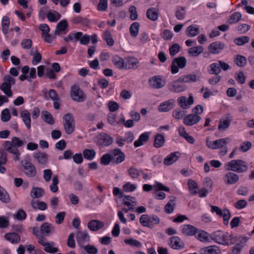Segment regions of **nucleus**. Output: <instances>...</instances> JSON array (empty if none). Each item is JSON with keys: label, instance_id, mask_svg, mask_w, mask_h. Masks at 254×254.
Here are the masks:
<instances>
[{"label": "nucleus", "instance_id": "1", "mask_svg": "<svg viewBox=\"0 0 254 254\" xmlns=\"http://www.w3.org/2000/svg\"><path fill=\"white\" fill-rule=\"evenodd\" d=\"M225 169L237 173H243L247 171V163L242 160H233L225 165Z\"/></svg>", "mask_w": 254, "mask_h": 254}, {"label": "nucleus", "instance_id": "2", "mask_svg": "<svg viewBox=\"0 0 254 254\" xmlns=\"http://www.w3.org/2000/svg\"><path fill=\"white\" fill-rule=\"evenodd\" d=\"M3 82L0 86V89L8 97H10L12 95L11 87L15 83L14 78L9 75H5L3 79Z\"/></svg>", "mask_w": 254, "mask_h": 254}, {"label": "nucleus", "instance_id": "3", "mask_svg": "<svg viewBox=\"0 0 254 254\" xmlns=\"http://www.w3.org/2000/svg\"><path fill=\"white\" fill-rule=\"evenodd\" d=\"M64 126L66 133L71 134L74 130V120L71 114H66L63 117Z\"/></svg>", "mask_w": 254, "mask_h": 254}, {"label": "nucleus", "instance_id": "4", "mask_svg": "<svg viewBox=\"0 0 254 254\" xmlns=\"http://www.w3.org/2000/svg\"><path fill=\"white\" fill-rule=\"evenodd\" d=\"M187 64V60L184 57H179L175 58L171 64V71L172 73L176 74L178 72L179 68H184Z\"/></svg>", "mask_w": 254, "mask_h": 254}, {"label": "nucleus", "instance_id": "5", "mask_svg": "<svg viewBox=\"0 0 254 254\" xmlns=\"http://www.w3.org/2000/svg\"><path fill=\"white\" fill-rule=\"evenodd\" d=\"M24 142L17 137H13L11 141H5L3 144V147L5 150H10L14 148L20 147L24 145Z\"/></svg>", "mask_w": 254, "mask_h": 254}, {"label": "nucleus", "instance_id": "6", "mask_svg": "<svg viewBox=\"0 0 254 254\" xmlns=\"http://www.w3.org/2000/svg\"><path fill=\"white\" fill-rule=\"evenodd\" d=\"M23 168L24 173L29 177H34L36 175V170L34 165L29 160H23L21 161Z\"/></svg>", "mask_w": 254, "mask_h": 254}, {"label": "nucleus", "instance_id": "7", "mask_svg": "<svg viewBox=\"0 0 254 254\" xmlns=\"http://www.w3.org/2000/svg\"><path fill=\"white\" fill-rule=\"evenodd\" d=\"M70 95L72 99L76 102H82L86 99V96L77 86H73L71 87Z\"/></svg>", "mask_w": 254, "mask_h": 254}, {"label": "nucleus", "instance_id": "8", "mask_svg": "<svg viewBox=\"0 0 254 254\" xmlns=\"http://www.w3.org/2000/svg\"><path fill=\"white\" fill-rule=\"evenodd\" d=\"M228 235V233H223L221 231H217L211 235L210 238L219 244L228 245V243L226 240Z\"/></svg>", "mask_w": 254, "mask_h": 254}, {"label": "nucleus", "instance_id": "9", "mask_svg": "<svg viewBox=\"0 0 254 254\" xmlns=\"http://www.w3.org/2000/svg\"><path fill=\"white\" fill-rule=\"evenodd\" d=\"M76 241L78 245L81 247L86 246L90 239V236L87 230L79 231L76 234Z\"/></svg>", "mask_w": 254, "mask_h": 254}, {"label": "nucleus", "instance_id": "10", "mask_svg": "<svg viewBox=\"0 0 254 254\" xmlns=\"http://www.w3.org/2000/svg\"><path fill=\"white\" fill-rule=\"evenodd\" d=\"M182 81L179 80V78L168 85V89L169 91L175 93H181L186 90V87L182 84Z\"/></svg>", "mask_w": 254, "mask_h": 254}, {"label": "nucleus", "instance_id": "11", "mask_svg": "<svg viewBox=\"0 0 254 254\" xmlns=\"http://www.w3.org/2000/svg\"><path fill=\"white\" fill-rule=\"evenodd\" d=\"M126 155L122 150L118 148L112 151V163L118 164L123 162L125 159Z\"/></svg>", "mask_w": 254, "mask_h": 254}, {"label": "nucleus", "instance_id": "12", "mask_svg": "<svg viewBox=\"0 0 254 254\" xmlns=\"http://www.w3.org/2000/svg\"><path fill=\"white\" fill-rule=\"evenodd\" d=\"M201 120V117L197 115L190 114L184 117L183 123L188 126H192L198 123Z\"/></svg>", "mask_w": 254, "mask_h": 254}, {"label": "nucleus", "instance_id": "13", "mask_svg": "<svg viewBox=\"0 0 254 254\" xmlns=\"http://www.w3.org/2000/svg\"><path fill=\"white\" fill-rule=\"evenodd\" d=\"M179 106L183 109H187L193 103V98L190 95L187 99L185 96H182L177 99Z\"/></svg>", "mask_w": 254, "mask_h": 254}, {"label": "nucleus", "instance_id": "14", "mask_svg": "<svg viewBox=\"0 0 254 254\" xmlns=\"http://www.w3.org/2000/svg\"><path fill=\"white\" fill-rule=\"evenodd\" d=\"M225 47V44L221 42L217 41L212 43L208 46V50L213 54H219Z\"/></svg>", "mask_w": 254, "mask_h": 254}, {"label": "nucleus", "instance_id": "15", "mask_svg": "<svg viewBox=\"0 0 254 254\" xmlns=\"http://www.w3.org/2000/svg\"><path fill=\"white\" fill-rule=\"evenodd\" d=\"M96 142L98 145L108 146L111 144V137L106 133H102L97 136Z\"/></svg>", "mask_w": 254, "mask_h": 254}, {"label": "nucleus", "instance_id": "16", "mask_svg": "<svg viewBox=\"0 0 254 254\" xmlns=\"http://www.w3.org/2000/svg\"><path fill=\"white\" fill-rule=\"evenodd\" d=\"M175 105L174 99H170L161 103L158 106V109L161 112H167L172 110Z\"/></svg>", "mask_w": 254, "mask_h": 254}, {"label": "nucleus", "instance_id": "17", "mask_svg": "<svg viewBox=\"0 0 254 254\" xmlns=\"http://www.w3.org/2000/svg\"><path fill=\"white\" fill-rule=\"evenodd\" d=\"M150 85L154 89H159L164 87L165 81L159 76H155L149 80Z\"/></svg>", "mask_w": 254, "mask_h": 254}, {"label": "nucleus", "instance_id": "18", "mask_svg": "<svg viewBox=\"0 0 254 254\" xmlns=\"http://www.w3.org/2000/svg\"><path fill=\"white\" fill-rule=\"evenodd\" d=\"M239 180V176L233 172L227 173L224 177V181L227 185L235 184Z\"/></svg>", "mask_w": 254, "mask_h": 254}, {"label": "nucleus", "instance_id": "19", "mask_svg": "<svg viewBox=\"0 0 254 254\" xmlns=\"http://www.w3.org/2000/svg\"><path fill=\"white\" fill-rule=\"evenodd\" d=\"M104 225L103 222L98 220H92L89 222L87 225L88 229L91 231H97L102 228Z\"/></svg>", "mask_w": 254, "mask_h": 254}, {"label": "nucleus", "instance_id": "20", "mask_svg": "<svg viewBox=\"0 0 254 254\" xmlns=\"http://www.w3.org/2000/svg\"><path fill=\"white\" fill-rule=\"evenodd\" d=\"M169 245L172 248L176 250L182 249L185 247L184 243L177 236H173L170 238Z\"/></svg>", "mask_w": 254, "mask_h": 254}, {"label": "nucleus", "instance_id": "21", "mask_svg": "<svg viewBox=\"0 0 254 254\" xmlns=\"http://www.w3.org/2000/svg\"><path fill=\"white\" fill-rule=\"evenodd\" d=\"M33 158L41 165H45L48 160V155L47 153L44 152H36L33 154Z\"/></svg>", "mask_w": 254, "mask_h": 254}, {"label": "nucleus", "instance_id": "22", "mask_svg": "<svg viewBox=\"0 0 254 254\" xmlns=\"http://www.w3.org/2000/svg\"><path fill=\"white\" fill-rule=\"evenodd\" d=\"M40 231L43 235H48L51 233L54 232L55 227L52 224L45 222L41 226Z\"/></svg>", "mask_w": 254, "mask_h": 254}, {"label": "nucleus", "instance_id": "23", "mask_svg": "<svg viewBox=\"0 0 254 254\" xmlns=\"http://www.w3.org/2000/svg\"><path fill=\"white\" fill-rule=\"evenodd\" d=\"M150 132H145L142 133L139 137L138 140L134 142V145L135 147H137L142 145L144 143L146 142L149 138Z\"/></svg>", "mask_w": 254, "mask_h": 254}, {"label": "nucleus", "instance_id": "24", "mask_svg": "<svg viewBox=\"0 0 254 254\" xmlns=\"http://www.w3.org/2000/svg\"><path fill=\"white\" fill-rule=\"evenodd\" d=\"M20 117L23 122L28 129L31 128V118L30 113L26 110L22 111L20 113Z\"/></svg>", "mask_w": 254, "mask_h": 254}, {"label": "nucleus", "instance_id": "25", "mask_svg": "<svg viewBox=\"0 0 254 254\" xmlns=\"http://www.w3.org/2000/svg\"><path fill=\"white\" fill-rule=\"evenodd\" d=\"M158 10L155 7L149 8L146 11L147 17L153 21L158 19Z\"/></svg>", "mask_w": 254, "mask_h": 254}, {"label": "nucleus", "instance_id": "26", "mask_svg": "<svg viewBox=\"0 0 254 254\" xmlns=\"http://www.w3.org/2000/svg\"><path fill=\"white\" fill-rule=\"evenodd\" d=\"M123 197V203L125 205L129 207V209L133 211L134 209V205L136 204V202L132 200L133 197L129 195H124Z\"/></svg>", "mask_w": 254, "mask_h": 254}, {"label": "nucleus", "instance_id": "27", "mask_svg": "<svg viewBox=\"0 0 254 254\" xmlns=\"http://www.w3.org/2000/svg\"><path fill=\"white\" fill-rule=\"evenodd\" d=\"M139 65V62L134 58H129L127 60L125 68H134L138 67Z\"/></svg>", "mask_w": 254, "mask_h": 254}, {"label": "nucleus", "instance_id": "28", "mask_svg": "<svg viewBox=\"0 0 254 254\" xmlns=\"http://www.w3.org/2000/svg\"><path fill=\"white\" fill-rule=\"evenodd\" d=\"M197 229L190 225H185L183 226L182 232L186 236H191L194 235L197 232Z\"/></svg>", "mask_w": 254, "mask_h": 254}, {"label": "nucleus", "instance_id": "29", "mask_svg": "<svg viewBox=\"0 0 254 254\" xmlns=\"http://www.w3.org/2000/svg\"><path fill=\"white\" fill-rule=\"evenodd\" d=\"M177 153L179 154V152L171 153L169 156L165 158L164 160V163L165 165L169 166L177 161L179 157V156L177 155Z\"/></svg>", "mask_w": 254, "mask_h": 254}, {"label": "nucleus", "instance_id": "30", "mask_svg": "<svg viewBox=\"0 0 254 254\" xmlns=\"http://www.w3.org/2000/svg\"><path fill=\"white\" fill-rule=\"evenodd\" d=\"M203 48L201 46L190 48L188 50V54L191 57H197L203 51Z\"/></svg>", "mask_w": 254, "mask_h": 254}, {"label": "nucleus", "instance_id": "31", "mask_svg": "<svg viewBox=\"0 0 254 254\" xmlns=\"http://www.w3.org/2000/svg\"><path fill=\"white\" fill-rule=\"evenodd\" d=\"M45 191L41 188H33L30 192V196L34 198H40L44 194Z\"/></svg>", "mask_w": 254, "mask_h": 254}, {"label": "nucleus", "instance_id": "32", "mask_svg": "<svg viewBox=\"0 0 254 254\" xmlns=\"http://www.w3.org/2000/svg\"><path fill=\"white\" fill-rule=\"evenodd\" d=\"M4 238L13 244L18 243L20 240V236L15 233H7L4 235Z\"/></svg>", "mask_w": 254, "mask_h": 254}, {"label": "nucleus", "instance_id": "33", "mask_svg": "<svg viewBox=\"0 0 254 254\" xmlns=\"http://www.w3.org/2000/svg\"><path fill=\"white\" fill-rule=\"evenodd\" d=\"M165 143L164 136L160 133L157 134L154 137L153 145L156 148H160L163 146Z\"/></svg>", "mask_w": 254, "mask_h": 254}, {"label": "nucleus", "instance_id": "34", "mask_svg": "<svg viewBox=\"0 0 254 254\" xmlns=\"http://www.w3.org/2000/svg\"><path fill=\"white\" fill-rule=\"evenodd\" d=\"M242 15L239 12H235L231 14L227 19V22L229 24L237 23L241 18Z\"/></svg>", "mask_w": 254, "mask_h": 254}, {"label": "nucleus", "instance_id": "35", "mask_svg": "<svg viewBox=\"0 0 254 254\" xmlns=\"http://www.w3.org/2000/svg\"><path fill=\"white\" fill-rule=\"evenodd\" d=\"M216 248L215 245L202 248L199 252L200 254H217Z\"/></svg>", "mask_w": 254, "mask_h": 254}, {"label": "nucleus", "instance_id": "36", "mask_svg": "<svg viewBox=\"0 0 254 254\" xmlns=\"http://www.w3.org/2000/svg\"><path fill=\"white\" fill-rule=\"evenodd\" d=\"M179 80L182 83L195 82L196 80V76L194 74L184 75L179 77Z\"/></svg>", "mask_w": 254, "mask_h": 254}, {"label": "nucleus", "instance_id": "37", "mask_svg": "<svg viewBox=\"0 0 254 254\" xmlns=\"http://www.w3.org/2000/svg\"><path fill=\"white\" fill-rule=\"evenodd\" d=\"M0 200L4 203L10 201V198L6 190L0 186Z\"/></svg>", "mask_w": 254, "mask_h": 254}, {"label": "nucleus", "instance_id": "38", "mask_svg": "<svg viewBox=\"0 0 254 254\" xmlns=\"http://www.w3.org/2000/svg\"><path fill=\"white\" fill-rule=\"evenodd\" d=\"M52 183L50 186V190L54 193L57 192L59 190L58 184L59 183L58 176L53 177L52 180Z\"/></svg>", "mask_w": 254, "mask_h": 254}, {"label": "nucleus", "instance_id": "39", "mask_svg": "<svg viewBox=\"0 0 254 254\" xmlns=\"http://www.w3.org/2000/svg\"><path fill=\"white\" fill-rule=\"evenodd\" d=\"M96 152L93 149H86L83 150V155L85 159L88 160H93L96 155Z\"/></svg>", "mask_w": 254, "mask_h": 254}, {"label": "nucleus", "instance_id": "40", "mask_svg": "<svg viewBox=\"0 0 254 254\" xmlns=\"http://www.w3.org/2000/svg\"><path fill=\"white\" fill-rule=\"evenodd\" d=\"M139 23L137 22H133L129 27L130 35L133 37L137 36L139 31Z\"/></svg>", "mask_w": 254, "mask_h": 254}, {"label": "nucleus", "instance_id": "41", "mask_svg": "<svg viewBox=\"0 0 254 254\" xmlns=\"http://www.w3.org/2000/svg\"><path fill=\"white\" fill-rule=\"evenodd\" d=\"M42 117L45 122L50 125H53L55 123L52 115L48 111L43 112L42 113Z\"/></svg>", "mask_w": 254, "mask_h": 254}, {"label": "nucleus", "instance_id": "42", "mask_svg": "<svg viewBox=\"0 0 254 254\" xmlns=\"http://www.w3.org/2000/svg\"><path fill=\"white\" fill-rule=\"evenodd\" d=\"M55 244L53 242L46 243L44 248L45 251L49 253H54L58 252L59 251V249L58 248L55 247Z\"/></svg>", "mask_w": 254, "mask_h": 254}, {"label": "nucleus", "instance_id": "43", "mask_svg": "<svg viewBox=\"0 0 254 254\" xmlns=\"http://www.w3.org/2000/svg\"><path fill=\"white\" fill-rule=\"evenodd\" d=\"M186 32L189 37H194L199 34V29L190 25L187 28Z\"/></svg>", "mask_w": 254, "mask_h": 254}, {"label": "nucleus", "instance_id": "44", "mask_svg": "<svg viewBox=\"0 0 254 254\" xmlns=\"http://www.w3.org/2000/svg\"><path fill=\"white\" fill-rule=\"evenodd\" d=\"M176 197H174L173 199H170L169 201L166 204L164 210L167 213H171L173 212L175 203H174Z\"/></svg>", "mask_w": 254, "mask_h": 254}, {"label": "nucleus", "instance_id": "45", "mask_svg": "<svg viewBox=\"0 0 254 254\" xmlns=\"http://www.w3.org/2000/svg\"><path fill=\"white\" fill-rule=\"evenodd\" d=\"M9 19L7 16H3L1 20L2 31L4 34L8 32V29L9 26Z\"/></svg>", "mask_w": 254, "mask_h": 254}, {"label": "nucleus", "instance_id": "46", "mask_svg": "<svg viewBox=\"0 0 254 254\" xmlns=\"http://www.w3.org/2000/svg\"><path fill=\"white\" fill-rule=\"evenodd\" d=\"M250 41V38L247 36H243L239 37L236 38L234 42L238 46H242L246 43H247Z\"/></svg>", "mask_w": 254, "mask_h": 254}, {"label": "nucleus", "instance_id": "47", "mask_svg": "<svg viewBox=\"0 0 254 254\" xmlns=\"http://www.w3.org/2000/svg\"><path fill=\"white\" fill-rule=\"evenodd\" d=\"M231 120H229L228 118L225 119H221L220 120V124L218 126V129L220 130H224L229 127Z\"/></svg>", "mask_w": 254, "mask_h": 254}, {"label": "nucleus", "instance_id": "48", "mask_svg": "<svg viewBox=\"0 0 254 254\" xmlns=\"http://www.w3.org/2000/svg\"><path fill=\"white\" fill-rule=\"evenodd\" d=\"M234 62L238 66L242 67L247 64V59L243 56L238 55L235 58Z\"/></svg>", "mask_w": 254, "mask_h": 254}, {"label": "nucleus", "instance_id": "49", "mask_svg": "<svg viewBox=\"0 0 254 254\" xmlns=\"http://www.w3.org/2000/svg\"><path fill=\"white\" fill-rule=\"evenodd\" d=\"M186 114V111L180 109H177L173 111L172 116L175 119L180 120L183 118Z\"/></svg>", "mask_w": 254, "mask_h": 254}, {"label": "nucleus", "instance_id": "50", "mask_svg": "<svg viewBox=\"0 0 254 254\" xmlns=\"http://www.w3.org/2000/svg\"><path fill=\"white\" fill-rule=\"evenodd\" d=\"M112 61L114 62L117 67L120 69L125 67L126 64L122 58L116 57L114 58Z\"/></svg>", "mask_w": 254, "mask_h": 254}, {"label": "nucleus", "instance_id": "51", "mask_svg": "<svg viewBox=\"0 0 254 254\" xmlns=\"http://www.w3.org/2000/svg\"><path fill=\"white\" fill-rule=\"evenodd\" d=\"M230 140V139L229 138H224L215 140L216 149L225 147V145Z\"/></svg>", "mask_w": 254, "mask_h": 254}, {"label": "nucleus", "instance_id": "52", "mask_svg": "<svg viewBox=\"0 0 254 254\" xmlns=\"http://www.w3.org/2000/svg\"><path fill=\"white\" fill-rule=\"evenodd\" d=\"M186 15L185 8L184 7H178L176 12V16L179 20H182L185 18Z\"/></svg>", "mask_w": 254, "mask_h": 254}, {"label": "nucleus", "instance_id": "53", "mask_svg": "<svg viewBox=\"0 0 254 254\" xmlns=\"http://www.w3.org/2000/svg\"><path fill=\"white\" fill-rule=\"evenodd\" d=\"M209 234L207 232L200 230L197 236V239L201 242L209 241Z\"/></svg>", "mask_w": 254, "mask_h": 254}, {"label": "nucleus", "instance_id": "54", "mask_svg": "<svg viewBox=\"0 0 254 254\" xmlns=\"http://www.w3.org/2000/svg\"><path fill=\"white\" fill-rule=\"evenodd\" d=\"M210 67L211 71L210 72V74H214L216 75H218V74L221 71L219 63H213L210 64Z\"/></svg>", "mask_w": 254, "mask_h": 254}, {"label": "nucleus", "instance_id": "55", "mask_svg": "<svg viewBox=\"0 0 254 254\" xmlns=\"http://www.w3.org/2000/svg\"><path fill=\"white\" fill-rule=\"evenodd\" d=\"M149 215L147 214H143L140 218V223L143 226L151 228V224L148 223Z\"/></svg>", "mask_w": 254, "mask_h": 254}, {"label": "nucleus", "instance_id": "56", "mask_svg": "<svg viewBox=\"0 0 254 254\" xmlns=\"http://www.w3.org/2000/svg\"><path fill=\"white\" fill-rule=\"evenodd\" d=\"M223 218V222L225 225H228L229 224V220L231 217V213L227 209H223L222 216Z\"/></svg>", "mask_w": 254, "mask_h": 254}, {"label": "nucleus", "instance_id": "57", "mask_svg": "<svg viewBox=\"0 0 254 254\" xmlns=\"http://www.w3.org/2000/svg\"><path fill=\"white\" fill-rule=\"evenodd\" d=\"M100 162L102 165H109L111 162V154L110 153L104 154L101 158Z\"/></svg>", "mask_w": 254, "mask_h": 254}, {"label": "nucleus", "instance_id": "58", "mask_svg": "<svg viewBox=\"0 0 254 254\" xmlns=\"http://www.w3.org/2000/svg\"><path fill=\"white\" fill-rule=\"evenodd\" d=\"M26 212L23 209H19L16 214L13 215V217L18 220H23L26 218Z\"/></svg>", "mask_w": 254, "mask_h": 254}, {"label": "nucleus", "instance_id": "59", "mask_svg": "<svg viewBox=\"0 0 254 254\" xmlns=\"http://www.w3.org/2000/svg\"><path fill=\"white\" fill-rule=\"evenodd\" d=\"M173 34L172 32L169 29H165L161 33V37L164 40H171L173 37Z\"/></svg>", "mask_w": 254, "mask_h": 254}, {"label": "nucleus", "instance_id": "60", "mask_svg": "<svg viewBox=\"0 0 254 254\" xmlns=\"http://www.w3.org/2000/svg\"><path fill=\"white\" fill-rule=\"evenodd\" d=\"M60 18V14L58 13L49 12L47 14V18L51 22H56Z\"/></svg>", "mask_w": 254, "mask_h": 254}, {"label": "nucleus", "instance_id": "61", "mask_svg": "<svg viewBox=\"0 0 254 254\" xmlns=\"http://www.w3.org/2000/svg\"><path fill=\"white\" fill-rule=\"evenodd\" d=\"M188 185L190 192L192 194H195L197 193L196 189L197 188L196 183L191 180H189L188 181Z\"/></svg>", "mask_w": 254, "mask_h": 254}, {"label": "nucleus", "instance_id": "62", "mask_svg": "<svg viewBox=\"0 0 254 254\" xmlns=\"http://www.w3.org/2000/svg\"><path fill=\"white\" fill-rule=\"evenodd\" d=\"M181 49L180 46L178 44H174L169 48V53L171 56H175Z\"/></svg>", "mask_w": 254, "mask_h": 254}, {"label": "nucleus", "instance_id": "63", "mask_svg": "<svg viewBox=\"0 0 254 254\" xmlns=\"http://www.w3.org/2000/svg\"><path fill=\"white\" fill-rule=\"evenodd\" d=\"M129 175L132 179L138 178L139 175V171L133 167L129 168L127 171Z\"/></svg>", "mask_w": 254, "mask_h": 254}, {"label": "nucleus", "instance_id": "64", "mask_svg": "<svg viewBox=\"0 0 254 254\" xmlns=\"http://www.w3.org/2000/svg\"><path fill=\"white\" fill-rule=\"evenodd\" d=\"M83 248L84 250L89 254H96L98 252L97 249L92 245H86Z\"/></svg>", "mask_w": 254, "mask_h": 254}]
</instances>
